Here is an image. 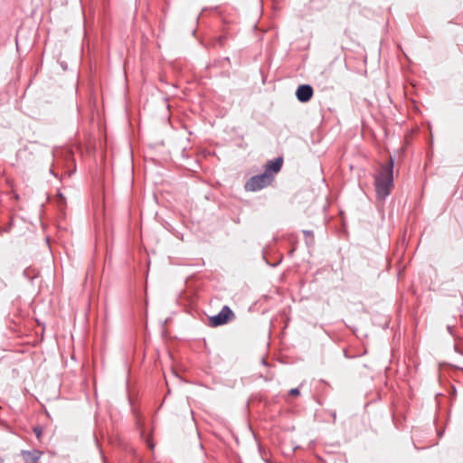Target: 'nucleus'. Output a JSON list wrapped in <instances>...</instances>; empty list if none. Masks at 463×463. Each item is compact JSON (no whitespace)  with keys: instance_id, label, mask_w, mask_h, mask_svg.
Here are the masks:
<instances>
[{"instance_id":"f257e3e1","label":"nucleus","mask_w":463,"mask_h":463,"mask_svg":"<svg viewBox=\"0 0 463 463\" xmlns=\"http://www.w3.org/2000/svg\"><path fill=\"white\" fill-rule=\"evenodd\" d=\"M393 160L391 158L389 162L382 165L381 170L375 175L374 184L377 198L384 200L391 193L393 186Z\"/></svg>"},{"instance_id":"f03ea898","label":"nucleus","mask_w":463,"mask_h":463,"mask_svg":"<svg viewBox=\"0 0 463 463\" xmlns=\"http://www.w3.org/2000/svg\"><path fill=\"white\" fill-rule=\"evenodd\" d=\"M273 180V175L270 173L264 172L261 175H258L252 176L245 184V189L247 191H258L268 184H269Z\"/></svg>"},{"instance_id":"7ed1b4c3","label":"nucleus","mask_w":463,"mask_h":463,"mask_svg":"<svg viewBox=\"0 0 463 463\" xmlns=\"http://www.w3.org/2000/svg\"><path fill=\"white\" fill-rule=\"evenodd\" d=\"M233 317L234 314L231 308L224 306L217 315L211 317L210 321L213 326H217L228 323Z\"/></svg>"},{"instance_id":"20e7f679","label":"nucleus","mask_w":463,"mask_h":463,"mask_svg":"<svg viewBox=\"0 0 463 463\" xmlns=\"http://www.w3.org/2000/svg\"><path fill=\"white\" fill-rule=\"evenodd\" d=\"M296 96L299 101L307 102L313 96V89L307 84L300 85L296 91Z\"/></svg>"},{"instance_id":"39448f33","label":"nucleus","mask_w":463,"mask_h":463,"mask_svg":"<svg viewBox=\"0 0 463 463\" xmlns=\"http://www.w3.org/2000/svg\"><path fill=\"white\" fill-rule=\"evenodd\" d=\"M282 163V158H277L273 161H269L266 165L265 172L270 173L273 175L280 170Z\"/></svg>"},{"instance_id":"423d86ee","label":"nucleus","mask_w":463,"mask_h":463,"mask_svg":"<svg viewBox=\"0 0 463 463\" xmlns=\"http://www.w3.org/2000/svg\"><path fill=\"white\" fill-rule=\"evenodd\" d=\"M22 456L25 463H38L40 458L37 451H22Z\"/></svg>"},{"instance_id":"0eeeda50","label":"nucleus","mask_w":463,"mask_h":463,"mask_svg":"<svg viewBox=\"0 0 463 463\" xmlns=\"http://www.w3.org/2000/svg\"><path fill=\"white\" fill-rule=\"evenodd\" d=\"M289 394H290V395H293V396H297V395H298V394H299V391H298V388L291 389V390L289 391Z\"/></svg>"},{"instance_id":"6e6552de","label":"nucleus","mask_w":463,"mask_h":463,"mask_svg":"<svg viewBox=\"0 0 463 463\" xmlns=\"http://www.w3.org/2000/svg\"><path fill=\"white\" fill-rule=\"evenodd\" d=\"M304 234L307 237V236H312V232L310 231H304Z\"/></svg>"},{"instance_id":"1a4fd4ad","label":"nucleus","mask_w":463,"mask_h":463,"mask_svg":"<svg viewBox=\"0 0 463 463\" xmlns=\"http://www.w3.org/2000/svg\"><path fill=\"white\" fill-rule=\"evenodd\" d=\"M11 229V224L4 229V232H9Z\"/></svg>"},{"instance_id":"9d476101","label":"nucleus","mask_w":463,"mask_h":463,"mask_svg":"<svg viewBox=\"0 0 463 463\" xmlns=\"http://www.w3.org/2000/svg\"><path fill=\"white\" fill-rule=\"evenodd\" d=\"M35 432H36V435L39 437L41 431H38L37 430H35Z\"/></svg>"},{"instance_id":"9b49d317","label":"nucleus","mask_w":463,"mask_h":463,"mask_svg":"<svg viewBox=\"0 0 463 463\" xmlns=\"http://www.w3.org/2000/svg\"><path fill=\"white\" fill-rule=\"evenodd\" d=\"M2 233V231H0V234Z\"/></svg>"}]
</instances>
